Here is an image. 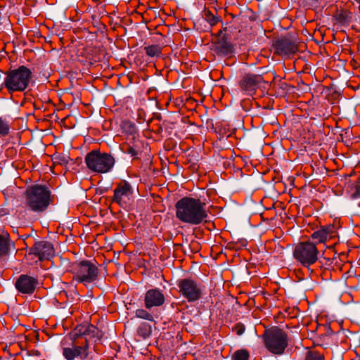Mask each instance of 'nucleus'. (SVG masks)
Listing matches in <instances>:
<instances>
[{
	"instance_id": "obj_31",
	"label": "nucleus",
	"mask_w": 360,
	"mask_h": 360,
	"mask_svg": "<svg viewBox=\"0 0 360 360\" xmlns=\"http://www.w3.org/2000/svg\"><path fill=\"white\" fill-rule=\"evenodd\" d=\"M232 330L238 335H241L245 332V327L243 323H238L233 327Z\"/></svg>"
},
{
	"instance_id": "obj_29",
	"label": "nucleus",
	"mask_w": 360,
	"mask_h": 360,
	"mask_svg": "<svg viewBox=\"0 0 360 360\" xmlns=\"http://www.w3.org/2000/svg\"><path fill=\"white\" fill-rule=\"evenodd\" d=\"M305 360H323V355L318 352H309Z\"/></svg>"
},
{
	"instance_id": "obj_37",
	"label": "nucleus",
	"mask_w": 360,
	"mask_h": 360,
	"mask_svg": "<svg viewBox=\"0 0 360 360\" xmlns=\"http://www.w3.org/2000/svg\"><path fill=\"white\" fill-rule=\"evenodd\" d=\"M3 0H0V6H3L1 4H2V1Z\"/></svg>"
},
{
	"instance_id": "obj_18",
	"label": "nucleus",
	"mask_w": 360,
	"mask_h": 360,
	"mask_svg": "<svg viewBox=\"0 0 360 360\" xmlns=\"http://www.w3.org/2000/svg\"><path fill=\"white\" fill-rule=\"evenodd\" d=\"M102 333L98 328L94 325H87L85 336L81 337L79 339H86L90 345V342L94 340V342L100 340L102 338Z\"/></svg>"
},
{
	"instance_id": "obj_32",
	"label": "nucleus",
	"mask_w": 360,
	"mask_h": 360,
	"mask_svg": "<svg viewBox=\"0 0 360 360\" xmlns=\"http://www.w3.org/2000/svg\"><path fill=\"white\" fill-rule=\"evenodd\" d=\"M226 248L230 250H235L236 248V243H229L226 245Z\"/></svg>"
},
{
	"instance_id": "obj_19",
	"label": "nucleus",
	"mask_w": 360,
	"mask_h": 360,
	"mask_svg": "<svg viewBox=\"0 0 360 360\" xmlns=\"http://www.w3.org/2000/svg\"><path fill=\"white\" fill-rule=\"evenodd\" d=\"M13 243L8 233L0 234V257L7 255Z\"/></svg>"
},
{
	"instance_id": "obj_6",
	"label": "nucleus",
	"mask_w": 360,
	"mask_h": 360,
	"mask_svg": "<svg viewBox=\"0 0 360 360\" xmlns=\"http://www.w3.org/2000/svg\"><path fill=\"white\" fill-rule=\"evenodd\" d=\"M73 281L87 286L95 282L98 277L99 270L91 261L83 260L72 266Z\"/></svg>"
},
{
	"instance_id": "obj_23",
	"label": "nucleus",
	"mask_w": 360,
	"mask_h": 360,
	"mask_svg": "<svg viewBox=\"0 0 360 360\" xmlns=\"http://www.w3.org/2000/svg\"><path fill=\"white\" fill-rule=\"evenodd\" d=\"M121 148L124 153L131 155V157L134 158H138L139 152L136 145L130 146L128 143H122Z\"/></svg>"
},
{
	"instance_id": "obj_3",
	"label": "nucleus",
	"mask_w": 360,
	"mask_h": 360,
	"mask_svg": "<svg viewBox=\"0 0 360 360\" xmlns=\"http://www.w3.org/2000/svg\"><path fill=\"white\" fill-rule=\"evenodd\" d=\"M32 79V71L26 66L21 65L5 72L1 86L6 88L11 95L15 92H23L29 86Z\"/></svg>"
},
{
	"instance_id": "obj_2",
	"label": "nucleus",
	"mask_w": 360,
	"mask_h": 360,
	"mask_svg": "<svg viewBox=\"0 0 360 360\" xmlns=\"http://www.w3.org/2000/svg\"><path fill=\"white\" fill-rule=\"evenodd\" d=\"M53 196L45 185L35 184L27 188L25 193L23 207L25 212L40 215L53 202Z\"/></svg>"
},
{
	"instance_id": "obj_13",
	"label": "nucleus",
	"mask_w": 360,
	"mask_h": 360,
	"mask_svg": "<svg viewBox=\"0 0 360 360\" xmlns=\"http://www.w3.org/2000/svg\"><path fill=\"white\" fill-rule=\"evenodd\" d=\"M29 254L35 255L40 261L49 259L54 255V248L49 241H37L29 250Z\"/></svg>"
},
{
	"instance_id": "obj_30",
	"label": "nucleus",
	"mask_w": 360,
	"mask_h": 360,
	"mask_svg": "<svg viewBox=\"0 0 360 360\" xmlns=\"http://www.w3.org/2000/svg\"><path fill=\"white\" fill-rule=\"evenodd\" d=\"M352 195L354 198L360 197V179L355 182L352 188Z\"/></svg>"
},
{
	"instance_id": "obj_21",
	"label": "nucleus",
	"mask_w": 360,
	"mask_h": 360,
	"mask_svg": "<svg viewBox=\"0 0 360 360\" xmlns=\"http://www.w3.org/2000/svg\"><path fill=\"white\" fill-rule=\"evenodd\" d=\"M146 55L151 58H160L162 54V48L159 45L153 44L144 47Z\"/></svg>"
},
{
	"instance_id": "obj_24",
	"label": "nucleus",
	"mask_w": 360,
	"mask_h": 360,
	"mask_svg": "<svg viewBox=\"0 0 360 360\" xmlns=\"http://www.w3.org/2000/svg\"><path fill=\"white\" fill-rule=\"evenodd\" d=\"M204 17L205 20L211 25L214 26L217 25L221 20L219 16L215 15L209 10L204 11Z\"/></svg>"
},
{
	"instance_id": "obj_8",
	"label": "nucleus",
	"mask_w": 360,
	"mask_h": 360,
	"mask_svg": "<svg viewBox=\"0 0 360 360\" xmlns=\"http://www.w3.org/2000/svg\"><path fill=\"white\" fill-rule=\"evenodd\" d=\"M176 285L179 292L189 302L198 300L202 297L200 283L190 278H181L177 281Z\"/></svg>"
},
{
	"instance_id": "obj_7",
	"label": "nucleus",
	"mask_w": 360,
	"mask_h": 360,
	"mask_svg": "<svg viewBox=\"0 0 360 360\" xmlns=\"http://www.w3.org/2000/svg\"><path fill=\"white\" fill-rule=\"evenodd\" d=\"M319 255L316 245L309 240L299 243L293 250L294 258L306 267L315 264L318 260Z\"/></svg>"
},
{
	"instance_id": "obj_1",
	"label": "nucleus",
	"mask_w": 360,
	"mask_h": 360,
	"mask_svg": "<svg viewBox=\"0 0 360 360\" xmlns=\"http://www.w3.org/2000/svg\"><path fill=\"white\" fill-rule=\"evenodd\" d=\"M176 217L190 225H199L207 221V205L199 198L185 196L175 204Z\"/></svg>"
},
{
	"instance_id": "obj_36",
	"label": "nucleus",
	"mask_w": 360,
	"mask_h": 360,
	"mask_svg": "<svg viewBox=\"0 0 360 360\" xmlns=\"http://www.w3.org/2000/svg\"><path fill=\"white\" fill-rule=\"evenodd\" d=\"M13 232H15V233H18V229H17L16 231L13 230Z\"/></svg>"
},
{
	"instance_id": "obj_27",
	"label": "nucleus",
	"mask_w": 360,
	"mask_h": 360,
	"mask_svg": "<svg viewBox=\"0 0 360 360\" xmlns=\"http://www.w3.org/2000/svg\"><path fill=\"white\" fill-rule=\"evenodd\" d=\"M146 309H136L135 311V316L144 320L153 321L154 320L153 316L150 313H149Z\"/></svg>"
},
{
	"instance_id": "obj_17",
	"label": "nucleus",
	"mask_w": 360,
	"mask_h": 360,
	"mask_svg": "<svg viewBox=\"0 0 360 360\" xmlns=\"http://www.w3.org/2000/svg\"><path fill=\"white\" fill-rule=\"evenodd\" d=\"M336 236V231L333 226H321L319 230L311 234V238L319 243H326Z\"/></svg>"
},
{
	"instance_id": "obj_4",
	"label": "nucleus",
	"mask_w": 360,
	"mask_h": 360,
	"mask_svg": "<svg viewBox=\"0 0 360 360\" xmlns=\"http://www.w3.org/2000/svg\"><path fill=\"white\" fill-rule=\"evenodd\" d=\"M262 338L266 349L274 355L283 354L289 345L288 333L278 326L266 329Z\"/></svg>"
},
{
	"instance_id": "obj_10",
	"label": "nucleus",
	"mask_w": 360,
	"mask_h": 360,
	"mask_svg": "<svg viewBox=\"0 0 360 360\" xmlns=\"http://www.w3.org/2000/svg\"><path fill=\"white\" fill-rule=\"evenodd\" d=\"M89 354V342L86 339L72 340L71 346L63 348V355L67 360H84Z\"/></svg>"
},
{
	"instance_id": "obj_5",
	"label": "nucleus",
	"mask_w": 360,
	"mask_h": 360,
	"mask_svg": "<svg viewBox=\"0 0 360 360\" xmlns=\"http://www.w3.org/2000/svg\"><path fill=\"white\" fill-rule=\"evenodd\" d=\"M88 169L96 173H107L112 170L115 163V158L109 153L93 150L85 157Z\"/></svg>"
},
{
	"instance_id": "obj_28",
	"label": "nucleus",
	"mask_w": 360,
	"mask_h": 360,
	"mask_svg": "<svg viewBox=\"0 0 360 360\" xmlns=\"http://www.w3.org/2000/svg\"><path fill=\"white\" fill-rule=\"evenodd\" d=\"M250 356L249 352L245 349H239L233 354V360H248Z\"/></svg>"
},
{
	"instance_id": "obj_25",
	"label": "nucleus",
	"mask_w": 360,
	"mask_h": 360,
	"mask_svg": "<svg viewBox=\"0 0 360 360\" xmlns=\"http://www.w3.org/2000/svg\"><path fill=\"white\" fill-rule=\"evenodd\" d=\"M122 128L127 134L131 135L133 139H135L137 129L136 125L134 123L129 121L124 122Z\"/></svg>"
},
{
	"instance_id": "obj_22",
	"label": "nucleus",
	"mask_w": 360,
	"mask_h": 360,
	"mask_svg": "<svg viewBox=\"0 0 360 360\" xmlns=\"http://www.w3.org/2000/svg\"><path fill=\"white\" fill-rule=\"evenodd\" d=\"M87 325H78L70 334L72 340H77L81 337L85 336Z\"/></svg>"
},
{
	"instance_id": "obj_15",
	"label": "nucleus",
	"mask_w": 360,
	"mask_h": 360,
	"mask_svg": "<svg viewBox=\"0 0 360 360\" xmlns=\"http://www.w3.org/2000/svg\"><path fill=\"white\" fill-rule=\"evenodd\" d=\"M38 285V280L32 276L22 274L15 281V286L22 294L32 295Z\"/></svg>"
},
{
	"instance_id": "obj_9",
	"label": "nucleus",
	"mask_w": 360,
	"mask_h": 360,
	"mask_svg": "<svg viewBox=\"0 0 360 360\" xmlns=\"http://www.w3.org/2000/svg\"><path fill=\"white\" fill-rule=\"evenodd\" d=\"M112 201L125 210L130 207L133 202V188L128 181L122 180L116 184Z\"/></svg>"
},
{
	"instance_id": "obj_35",
	"label": "nucleus",
	"mask_w": 360,
	"mask_h": 360,
	"mask_svg": "<svg viewBox=\"0 0 360 360\" xmlns=\"http://www.w3.org/2000/svg\"><path fill=\"white\" fill-rule=\"evenodd\" d=\"M13 232H15V233H18V229H17L16 231L13 230Z\"/></svg>"
},
{
	"instance_id": "obj_14",
	"label": "nucleus",
	"mask_w": 360,
	"mask_h": 360,
	"mask_svg": "<svg viewBox=\"0 0 360 360\" xmlns=\"http://www.w3.org/2000/svg\"><path fill=\"white\" fill-rule=\"evenodd\" d=\"M263 77L260 75L247 74L240 82L241 89L248 96H253L259 84L263 82Z\"/></svg>"
},
{
	"instance_id": "obj_26",
	"label": "nucleus",
	"mask_w": 360,
	"mask_h": 360,
	"mask_svg": "<svg viewBox=\"0 0 360 360\" xmlns=\"http://www.w3.org/2000/svg\"><path fill=\"white\" fill-rule=\"evenodd\" d=\"M10 133L9 122L3 117H0V136H6Z\"/></svg>"
},
{
	"instance_id": "obj_34",
	"label": "nucleus",
	"mask_w": 360,
	"mask_h": 360,
	"mask_svg": "<svg viewBox=\"0 0 360 360\" xmlns=\"http://www.w3.org/2000/svg\"><path fill=\"white\" fill-rule=\"evenodd\" d=\"M13 232H15V233H18V229H17L16 231L13 230Z\"/></svg>"
},
{
	"instance_id": "obj_20",
	"label": "nucleus",
	"mask_w": 360,
	"mask_h": 360,
	"mask_svg": "<svg viewBox=\"0 0 360 360\" xmlns=\"http://www.w3.org/2000/svg\"><path fill=\"white\" fill-rule=\"evenodd\" d=\"M137 334L143 340L148 338L152 334L151 326L146 322L141 323L137 328Z\"/></svg>"
},
{
	"instance_id": "obj_33",
	"label": "nucleus",
	"mask_w": 360,
	"mask_h": 360,
	"mask_svg": "<svg viewBox=\"0 0 360 360\" xmlns=\"http://www.w3.org/2000/svg\"><path fill=\"white\" fill-rule=\"evenodd\" d=\"M29 237H30V234H24V235L20 236V238H22V239L24 240H25Z\"/></svg>"
},
{
	"instance_id": "obj_16",
	"label": "nucleus",
	"mask_w": 360,
	"mask_h": 360,
	"mask_svg": "<svg viewBox=\"0 0 360 360\" xmlns=\"http://www.w3.org/2000/svg\"><path fill=\"white\" fill-rule=\"evenodd\" d=\"M274 47L279 55H291L297 51L295 43L287 38L276 40L274 42Z\"/></svg>"
},
{
	"instance_id": "obj_12",
	"label": "nucleus",
	"mask_w": 360,
	"mask_h": 360,
	"mask_svg": "<svg viewBox=\"0 0 360 360\" xmlns=\"http://www.w3.org/2000/svg\"><path fill=\"white\" fill-rule=\"evenodd\" d=\"M166 298L163 290L158 288H150L144 294V307L147 309L160 307L165 302Z\"/></svg>"
},
{
	"instance_id": "obj_11",
	"label": "nucleus",
	"mask_w": 360,
	"mask_h": 360,
	"mask_svg": "<svg viewBox=\"0 0 360 360\" xmlns=\"http://www.w3.org/2000/svg\"><path fill=\"white\" fill-rule=\"evenodd\" d=\"M212 49L219 56L229 57L235 52L234 45L228 40L226 35H222L220 30L215 39L212 43Z\"/></svg>"
}]
</instances>
